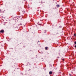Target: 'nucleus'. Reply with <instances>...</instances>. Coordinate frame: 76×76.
<instances>
[{
	"instance_id": "obj_1",
	"label": "nucleus",
	"mask_w": 76,
	"mask_h": 76,
	"mask_svg": "<svg viewBox=\"0 0 76 76\" xmlns=\"http://www.w3.org/2000/svg\"><path fill=\"white\" fill-rule=\"evenodd\" d=\"M4 32V30H2L1 31H0V32L1 33H3Z\"/></svg>"
},
{
	"instance_id": "obj_2",
	"label": "nucleus",
	"mask_w": 76,
	"mask_h": 76,
	"mask_svg": "<svg viewBox=\"0 0 76 76\" xmlns=\"http://www.w3.org/2000/svg\"><path fill=\"white\" fill-rule=\"evenodd\" d=\"M52 72L50 71L49 72V73L50 75H51V74H52Z\"/></svg>"
},
{
	"instance_id": "obj_3",
	"label": "nucleus",
	"mask_w": 76,
	"mask_h": 76,
	"mask_svg": "<svg viewBox=\"0 0 76 76\" xmlns=\"http://www.w3.org/2000/svg\"><path fill=\"white\" fill-rule=\"evenodd\" d=\"M57 7H60V5H56Z\"/></svg>"
},
{
	"instance_id": "obj_4",
	"label": "nucleus",
	"mask_w": 76,
	"mask_h": 76,
	"mask_svg": "<svg viewBox=\"0 0 76 76\" xmlns=\"http://www.w3.org/2000/svg\"><path fill=\"white\" fill-rule=\"evenodd\" d=\"M45 50H47V48H48L47 47H45Z\"/></svg>"
},
{
	"instance_id": "obj_5",
	"label": "nucleus",
	"mask_w": 76,
	"mask_h": 76,
	"mask_svg": "<svg viewBox=\"0 0 76 76\" xmlns=\"http://www.w3.org/2000/svg\"><path fill=\"white\" fill-rule=\"evenodd\" d=\"M74 37H75V36H76V34H74Z\"/></svg>"
},
{
	"instance_id": "obj_6",
	"label": "nucleus",
	"mask_w": 76,
	"mask_h": 76,
	"mask_svg": "<svg viewBox=\"0 0 76 76\" xmlns=\"http://www.w3.org/2000/svg\"><path fill=\"white\" fill-rule=\"evenodd\" d=\"M20 25H22V23H20Z\"/></svg>"
},
{
	"instance_id": "obj_7",
	"label": "nucleus",
	"mask_w": 76,
	"mask_h": 76,
	"mask_svg": "<svg viewBox=\"0 0 76 76\" xmlns=\"http://www.w3.org/2000/svg\"><path fill=\"white\" fill-rule=\"evenodd\" d=\"M75 44H76V41L75 42Z\"/></svg>"
},
{
	"instance_id": "obj_8",
	"label": "nucleus",
	"mask_w": 76,
	"mask_h": 76,
	"mask_svg": "<svg viewBox=\"0 0 76 76\" xmlns=\"http://www.w3.org/2000/svg\"><path fill=\"white\" fill-rule=\"evenodd\" d=\"M75 48H76V45L75 46Z\"/></svg>"
},
{
	"instance_id": "obj_9",
	"label": "nucleus",
	"mask_w": 76,
	"mask_h": 76,
	"mask_svg": "<svg viewBox=\"0 0 76 76\" xmlns=\"http://www.w3.org/2000/svg\"><path fill=\"white\" fill-rule=\"evenodd\" d=\"M69 75H70V76H71V74H69Z\"/></svg>"
},
{
	"instance_id": "obj_10",
	"label": "nucleus",
	"mask_w": 76,
	"mask_h": 76,
	"mask_svg": "<svg viewBox=\"0 0 76 76\" xmlns=\"http://www.w3.org/2000/svg\"><path fill=\"white\" fill-rule=\"evenodd\" d=\"M62 60H64V59H62Z\"/></svg>"
},
{
	"instance_id": "obj_11",
	"label": "nucleus",
	"mask_w": 76,
	"mask_h": 76,
	"mask_svg": "<svg viewBox=\"0 0 76 76\" xmlns=\"http://www.w3.org/2000/svg\"><path fill=\"white\" fill-rule=\"evenodd\" d=\"M45 31V32H46V31Z\"/></svg>"
}]
</instances>
